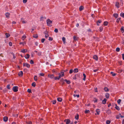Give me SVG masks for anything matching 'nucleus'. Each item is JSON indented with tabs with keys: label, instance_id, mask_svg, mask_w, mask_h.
<instances>
[{
	"label": "nucleus",
	"instance_id": "nucleus-17",
	"mask_svg": "<svg viewBox=\"0 0 124 124\" xmlns=\"http://www.w3.org/2000/svg\"><path fill=\"white\" fill-rule=\"evenodd\" d=\"M24 56L25 58L26 59H28L30 55L29 54H26Z\"/></svg>",
	"mask_w": 124,
	"mask_h": 124
},
{
	"label": "nucleus",
	"instance_id": "nucleus-11",
	"mask_svg": "<svg viewBox=\"0 0 124 124\" xmlns=\"http://www.w3.org/2000/svg\"><path fill=\"white\" fill-rule=\"evenodd\" d=\"M113 16L116 18H117L118 17V14H117L115 13L113 14Z\"/></svg>",
	"mask_w": 124,
	"mask_h": 124
},
{
	"label": "nucleus",
	"instance_id": "nucleus-53",
	"mask_svg": "<svg viewBox=\"0 0 124 124\" xmlns=\"http://www.w3.org/2000/svg\"><path fill=\"white\" fill-rule=\"evenodd\" d=\"M54 31L56 32L57 33L58 32V30L57 29L55 28L54 30Z\"/></svg>",
	"mask_w": 124,
	"mask_h": 124
},
{
	"label": "nucleus",
	"instance_id": "nucleus-28",
	"mask_svg": "<svg viewBox=\"0 0 124 124\" xmlns=\"http://www.w3.org/2000/svg\"><path fill=\"white\" fill-rule=\"evenodd\" d=\"M116 106L115 107V108H116V109L117 110H119L120 109V108H119V107L117 106V104H116Z\"/></svg>",
	"mask_w": 124,
	"mask_h": 124
},
{
	"label": "nucleus",
	"instance_id": "nucleus-41",
	"mask_svg": "<svg viewBox=\"0 0 124 124\" xmlns=\"http://www.w3.org/2000/svg\"><path fill=\"white\" fill-rule=\"evenodd\" d=\"M42 52H38V55L39 56H40L42 54Z\"/></svg>",
	"mask_w": 124,
	"mask_h": 124
},
{
	"label": "nucleus",
	"instance_id": "nucleus-34",
	"mask_svg": "<svg viewBox=\"0 0 124 124\" xmlns=\"http://www.w3.org/2000/svg\"><path fill=\"white\" fill-rule=\"evenodd\" d=\"M21 21H22V23H26V22H25L24 20L23 19V18H21Z\"/></svg>",
	"mask_w": 124,
	"mask_h": 124
},
{
	"label": "nucleus",
	"instance_id": "nucleus-38",
	"mask_svg": "<svg viewBox=\"0 0 124 124\" xmlns=\"http://www.w3.org/2000/svg\"><path fill=\"white\" fill-rule=\"evenodd\" d=\"M36 83L35 82L33 83L32 84V86L34 87H35L36 86Z\"/></svg>",
	"mask_w": 124,
	"mask_h": 124
},
{
	"label": "nucleus",
	"instance_id": "nucleus-25",
	"mask_svg": "<svg viewBox=\"0 0 124 124\" xmlns=\"http://www.w3.org/2000/svg\"><path fill=\"white\" fill-rule=\"evenodd\" d=\"M78 72V70L77 68H75V69L74 70L73 72L74 73H77Z\"/></svg>",
	"mask_w": 124,
	"mask_h": 124
},
{
	"label": "nucleus",
	"instance_id": "nucleus-56",
	"mask_svg": "<svg viewBox=\"0 0 124 124\" xmlns=\"http://www.w3.org/2000/svg\"><path fill=\"white\" fill-rule=\"evenodd\" d=\"M73 96L74 97L77 96L78 98L79 97V95H76V94H74Z\"/></svg>",
	"mask_w": 124,
	"mask_h": 124
},
{
	"label": "nucleus",
	"instance_id": "nucleus-14",
	"mask_svg": "<svg viewBox=\"0 0 124 124\" xmlns=\"http://www.w3.org/2000/svg\"><path fill=\"white\" fill-rule=\"evenodd\" d=\"M111 113V111L109 109H108L106 112V113L108 114H110Z\"/></svg>",
	"mask_w": 124,
	"mask_h": 124
},
{
	"label": "nucleus",
	"instance_id": "nucleus-7",
	"mask_svg": "<svg viewBox=\"0 0 124 124\" xmlns=\"http://www.w3.org/2000/svg\"><path fill=\"white\" fill-rule=\"evenodd\" d=\"M18 75L19 76H22L23 75V72L22 71H20L18 73Z\"/></svg>",
	"mask_w": 124,
	"mask_h": 124
},
{
	"label": "nucleus",
	"instance_id": "nucleus-26",
	"mask_svg": "<svg viewBox=\"0 0 124 124\" xmlns=\"http://www.w3.org/2000/svg\"><path fill=\"white\" fill-rule=\"evenodd\" d=\"M96 111L98 115L99 114V112H100L99 109H97L96 110Z\"/></svg>",
	"mask_w": 124,
	"mask_h": 124
},
{
	"label": "nucleus",
	"instance_id": "nucleus-50",
	"mask_svg": "<svg viewBox=\"0 0 124 124\" xmlns=\"http://www.w3.org/2000/svg\"><path fill=\"white\" fill-rule=\"evenodd\" d=\"M121 99H118L117 101V103L118 104H119L120 103V102H121Z\"/></svg>",
	"mask_w": 124,
	"mask_h": 124
},
{
	"label": "nucleus",
	"instance_id": "nucleus-55",
	"mask_svg": "<svg viewBox=\"0 0 124 124\" xmlns=\"http://www.w3.org/2000/svg\"><path fill=\"white\" fill-rule=\"evenodd\" d=\"M73 72V70L72 69H71L69 71V73L70 74H71Z\"/></svg>",
	"mask_w": 124,
	"mask_h": 124
},
{
	"label": "nucleus",
	"instance_id": "nucleus-42",
	"mask_svg": "<svg viewBox=\"0 0 124 124\" xmlns=\"http://www.w3.org/2000/svg\"><path fill=\"white\" fill-rule=\"evenodd\" d=\"M120 49L119 47H117L116 49V51L117 52H118L120 51Z\"/></svg>",
	"mask_w": 124,
	"mask_h": 124
},
{
	"label": "nucleus",
	"instance_id": "nucleus-35",
	"mask_svg": "<svg viewBox=\"0 0 124 124\" xmlns=\"http://www.w3.org/2000/svg\"><path fill=\"white\" fill-rule=\"evenodd\" d=\"M33 37L34 38H37L38 37V35L37 34H34V35L33 36Z\"/></svg>",
	"mask_w": 124,
	"mask_h": 124
},
{
	"label": "nucleus",
	"instance_id": "nucleus-44",
	"mask_svg": "<svg viewBox=\"0 0 124 124\" xmlns=\"http://www.w3.org/2000/svg\"><path fill=\"white\" fill-rule=\"evenodd\" d=\"M120 16L124 18V13H122L120 14Z\"/></svg>",
	"mask_w": 124,
	"mask_h": 124
},
{
	"label": "nucleus",
	"instance_id": "nucleus-40",
	"mask_svg": "<svg viewBox=\"0 0 124 124\" xmlns=\"http://www.w3.org/2000/svg\"><path fill=\"white\" fill-rule=\"evenodd\" d=\"M90 112V110H85V114H87V113H89Z\"/></svg>",
	"mask_w": 124,
	"mask_h": 124
},
{
	"label": "nucleus",
	"instance_id": "nucleus-1",
	"mask_svg": "<svg viewBox=\"0 0 124 124\" xmlns=\"http://www.w3.org/2000/svg\"><path fill=\"white\" fill-rule=\"evenodd\" d=\"M46 22L48 26L51 27L52 26L51 24L52 23V21L50 20V19H48L46 21Z\"/></svg>",
	"mask_w": 124,
	"mask_h": 124
},
{
	"label": "nucleus",
	"instance_id": "nucleus-36",
	"mask_svg": "<svg viewBox=\"0 0 124 124\" xmlns=\"http://www.w3.org/2000/svg\"><path fill=\"white\" fill-rule=\"evenodd\" d=\"M121 19V18H117L116 20V22L117 23H118L119 22V21Z\"/></svg>",
	"mask_w": 124,
	"mask_h": 124
},
{
	"label": "nucleus",
	"instance_id": "nucleus-46",
	"mask_svg": "<svg viewBox=\"0 0 124 124\" xmlns=\"http://www.w3.org/2000/svg\"><path fill=\"white\" fill-rule=\"evenodd\" d=\"M48 40L49 41H52L53 40V38H52L51 37H49Z\"/></svg>",
	"mask_w": 124,
	"mask_h": 124
},
{
	"label": "nucleus",
	"instance_id": "nucleus-62",
	"mask_svg": "<svg viewBox=\"0 0 124 124\" xmlns=\"http://www.w3.org/2000/svg\"><path fill=\"white\" fill-rule=\"evenodd\" d=\"M98 70V69H95V70H93V72H97V71Z\"/></svg>",
	"mask_w": 124,
	"mask_h": 124
},
{
	"label": "nucleus",
	"instance_id": "nucleus-63",
	"mask_svg": "<svg viewBox=\"0 0 124 124\" xmlns=\"http://www.w3.org/2000/svg\"><path fill=\"white\" fill-rule=\"evenodd\" d=\"M122 57L123 59L124 60V54H122Z\"/></svg>",
	"mask_w": 124,
	"mask_h": 124
},
{
	"label": "nucleus",
	"instance_id": "nucleus-29",
	"mask_svg": "<svg viewBox=\"0 0 124 124\" xmlns=\"http://www.w3.org/2000/svg\"><path fill=\"white\" fill-rule=\"evenodd\" d=\"M83 75L84 77V78H83V80L85 81V80L86 77V75L84 73L83 74Z\"/></svg>",
	"mask_w": 124,
	"mask_h": 124
},
{
	"label": "nucleus",
	"instance_id": "nucleus-51",
	"mask_svg": "<svg viewBox=\"0 0 124 124\" xmlns=\"http://www.w3.org/2000/svg\"><path fill=\"white\" fill-rule=\"evenodd\" d=\"M7 88L8 89H10V85H7Z\"/></svg>",
	"mask_w": 124,
	"mask_h": 124
},
{
	"label": "nucleus",
	"instance_id": "nucleus-60",
	"mask_svg": "<svg viewBox=\"0 0 124 124\" xmlns=\"http://www.w3.org/2000/svg\"><path fill=\"white\" fill-rule=\"evenodd\" d=\"M9 45L10 46H12V43L11 42H10L9 43Z\"/></svg>",
	"mask_w": 124,
	"mask_h": 124
},
{
	"label": "nucleus",
	"instance_id": "nucleus-24",
	"mask_svg": "<svg viewBox=\"0 0 124 124\" xmlns=\"http://www.w3.org/2000/svg\"><path fill=\"white\" fill-rule=\"evenodd\" d=\"M108 22L107 21H105L103 23V25L105 26H107L108 24Z\"/></svg>",
	"mask_w": 124,
	"mask_h": 124
},
{
	"label": "nucleus",
	"instance_id": "nucleus-6",
	"mask_svg": "<svg viewBox=\"0 0 124 124\" xmlns=\"http://www.w3.org/2000/svg\"><path fill=\"white\" fill-rule=\"evenodd\" d=\"M61 74L59 73V75H60V76L62 77L64 76V72L62 71H61Z\"/></svg>",
	"mask_w": 124,
	"mask_h": 124
},
{
	"label": "nucleus",
	"instance_id": "nucleus-15",
	"mask_svg": "<svg viewBox=\"0 0 124 124\" xmlns=\"http://www.w3.org/2000/svg\"><path fill=\"white\" fill-rule=\"evenodd\" d=\"M104 90L106 92H108L109 90V89L107 87H105L104 88Z\"/></svg>",
	"mask_w": 124,
	"mask_h": 124
},
{
	"label": "nucleus",
	"instance_id": "nucleus-31",
	"mask_svg": "<svg viewBox=\"0 0 124 124\" xmlns=\"http://www.w3.org/2000/svg\"><path fill=\"white\" fill-rule=\"evenodd\" d=\"M27 49H24L23 50H22L21 52L23 53H25L27 52Z\"/></svg>",
	"mask_w": 124,
	"mask_h": 124
},
{
	"label": "nucleus",
	"instance_id": "nucleus-49",
	"mask_svg": "<svg viewBox=\"0 0 124 124\" xmlns=\"http://www.w3.org/2000/svg\"><path fill=\"white\" fill-rule=\"evenodd\" d=\"M45 39L43 38L41 40V42L42 43H43L44 41H45Z\"/></svg>",
	"mask_w": 124,
	"mask_h": 124
},
{
	"label": "nucleus",
	"instance_id": "nucleus-18",
	"mask_svg": "<svg viewBox=\"0 0 124 124\" xmlns=\"http://www.w3.org/2000/svg\"><path fill=\"white\" fill-rule=\"evenodd\" d=\"M10 15V14L9 13H7L5 14V15L6 17L9 18V16Z\"/></svg>",
	"mask_w": 124,
	"mask_h": 124
},
{
	"label": "nucleus",
	"instance_id": "nucleus-37",
	"mask_svg": "<svg viewBox=\"0 0 124 124\" xmlns=\"http://www.w3.org/2000/svg\"><path fill=\"white\" fill-rule=\"evenodd\" d=\"M100 31L101 32L103 30V28L102 26H101L99 28Z\"/></svg>",
	"mask_w": 124,
	"mask_h": 124
},
{
	"label": "nucleus",
	"instance_id": "nucleus-32",
	"mask_svg": "<svg viewBox=\"0 0 124 124\" xmlns=\"http://www.w3.org/2000/svg\"><path fill=\"white\" fill-rule=\"evenodd\" d=\"M37 76H35L34 77V79L35 81H37Z\"/></svg>",
	"mask_w": 124,
	"mask_h": 124
},
{
	"label": "nucleus",
	"instance_id": "nucleus-30",
	"mask_svg": "<svg viewBox=\"0 0 124 124\" xmlns=\"http://www.w3.org/2000/svg\"><path fill=\"white\" fill-rule=\"evenodd\" d=\"M101 20H98L97 22V24L99 26V25L98 23H101Z\"/></svg>",
	"mask_w": 124,
	"mask_h": 124
},
{
	"label": "nucleus",
	"instance_id": "nucleus-9",
	"mask_svg": "<svg viewBox=\"0 0 124 124\" xmlns=\"http://www.w3.org/2000/svg\"><path fill=\"white\" fill-rule=\"evenodd\" d=\"M3 120L5 122H7L8 121V118L7 116H4L3 118Z\"/></svg>",
	"mask_w": 124,
	"mask_h": 124
},
{
	"label": "nucleus",
	"instance_id": "nucleus-52",
	"mask_svg": "<svg viewBox=\"0 0 124 124\" xmlns=\"http://www.w3.org/2000/svg\"><path fill=\"white\" fill-rule=\"evenodd\" d=\"M30 63L31 64H34V62H33V61L32 60H31V61H30Z\"/></svg>",
	"mask_w": 124,
	"mask_h": 124
},
{
	"label": "nucleus",
	"instance_id": "nucleus-3",
	"mask_svg": "<svg viewBox=\"0 0 124 124\" xmlns=\"http://www.w3.org/2000/svg\"><path fill=\"white\" fill-rule=\"evenodd\" d=\"M64 122H66V124H69L71 122L70 120L68 119H65L64 120Z\"/></svg>",
	"mask_w": 124,
	"mask_h": 124
},
{
	"label": "nucleus",
	"instance_id": "nucleus-48",
	"mask_svg": "<svg viewBox=\"0 0 124 124\" xmlns=\"http://www.w3.org/2000/svg\"><path fill=\"white\" fill-rule=\"evenodd\" d=\"M62 40L63 42L64 43L65 42V38L64 37H63L62 38Z\"/></svg>",
	"mask_w": 124,
	"mask_h": 124
},
{
	"label": "nucleus",
	"instance_id": "nucleus-39",
	"mask_svg": "<svg viewBox=\"0 0 124 124\" xmlns=\"http://www.w3.org/2000/svg\"><path fill=\"white\" fill-rule=\"evenodd\" d=\"M111 122L110 121V120H107L106 121V123L107 124H109Z\"/></svg>",
	"mask_w": 124,
	"mask_h": 124
},
{
	"label": "nucleus",
	"instance_id": "nucleus-22",
	"mask_svg": "<svg viewBox=\"0 0 124 124\" xmlns=\"http://www.w3.org/2000/svg\"><path fill=\"white\" fill-rule=\"evenodd\" d=\"M5 35L6 36V38H8L10 36V35L9 34L7 33H5Z\"/></svg>",
	"mask_w": 124,
	"mask_h": 124
},
{
	"label": "nucleus",
	"instance_id": "nucleus-58",
	"mask_svg": "<svg viewBox=\"0 0 124 124\" xmlns=\"http://www.w3.org/2000/svg\"><path fill=\"white\" fill-rule=\"evenodd\" d=\"M54 79L55 80H56L57 79L59 80V78H58V77H54Z\"/></svg>",
	"mask_w": 124,
	"mask_h": 124
},
{
	"label": "nucleus",
	"instance_id": "nucleus-47",
	"mask_svg": "<svg viewBox=\"0 0 124 124\" xmlns=\"http://www.w3.org/2000/svg\"><path fill=\"white\" fill-rule=\"evenodd\" d=\"M73 39L74 40V41L77 40V39L75 36H73Z\"/></svg>",
	"mask_w": 124,
	"mask_h": 124
},
{
	"label": "nucleus",
	"instance_id": "nucleus-21",
	"mask_svg": "<svg viewBox=\"0 0 124 124\" xmlns=\"http://www.w3.org/2000/svg\"><path fill=\"white\" fill-rule=\"evenodd\" d=\"M79 117V115L77 114L75 116V118L76 120H78V119Z\"/></svg>",
	"mask_w": 124,
	"mask_h": 124
},
{
	"label": "nucleus",
	"instance_id": "nucleus-45",
	"mask_svg": "<svg viewBox=\"0 0 124 124\" xmlns=\"http://www.w3.org/2000/svg\"><path fill=\"white\" fill-rule=\"evenodd\" d=\"M26 38V37L25 36H23L22 38V39L23 40H24V39Z\"/></svg>",
	"mask_w": 124,
	"mask_h": 124
},
{
	"label": "nucleus",
	"instance_id": "nucleus-10",
	"mask_svg": "<svg viewBox=\"0 0 124 124\" xmlns=\"http://www.w3.org/2000/svg\"><path fill=\"white\" fill-rule=\"evenodd\" d=\"M64 81L66 82V83L68 84H70L71 83V82L70 80H68L67 79H65L64 80Z\"/></svg>",
	"mask_w": 124,
	"mask_h": 124
},
{
	"label": "nucleus",
	"instance_id": "nucleus-2",
	"mask_svg": "<svg viewBox=\"0 0 124 124\" xmlns=\"http://www.w3.org/2000/svg\"><path fill=\"white\" fill-rule=\"evenodd\" d=\"M18 87L17 86H14L13 87L12 90L15 92H16L18 91Z\"/></svg>",
	"mask_w": 124,
	"mask_h": 124
},
{
	"label": "nucleus",
	"instance_id": "nucleus-16",
	"mask_svg": "<svg viewBox=\"0 0 124 124\" xmlns=\"http://www.w3.org/2000/svg\"><path fill=\"white\" fill-rule=\"evenodd\" d=\"M120 30L121 31V32L122 33H123L124 32V27L123 26L121 27V29Z\"/></svg>",
	"mask_w": 124,
	"mask_h": 124
},
{
	"label": "nucleus",
	"instance_id": "nucleus-13",
	"mask_svg": "<svg viewBox=\"0 0 124 124\" xmlns=\"http://www.w3.org/2000/svg\"><path fill=\"white\" fill-rule=\"evenodd\" d=\"M106 101L107 100L106 99H104L102 101V103L103 104H105L106 103Z\"/></svg>",
	"mask_w": 124,
	"mask_h": 124
},
{
	"label": "nucleus",
	"instance_id": "nucleus-54",
	"mask_svg": "<svg viewBox=\"0 0 124 124\" xmlns=\"http://www.w3.org/2000/svg\"><path fill=\"white\" fill-rule=\"evenodd\" d=\"M14 117H17L18 116V114H15L13 115Z\"/></svg>",
	"mask_w": 124,
	"mask_h": 124
},
{
	"label": "nucleus",
	"instance_id": "nucleus-61",
	"mask_svg": "<svg viewBox=\"0 0 124 124\" xmlns=\"http://www.w3.org/2000/svg\"><path fill=\"white\" fill-rule=\"evenodd\" d=\"M23 3H25L27 2V0H23Z\"/></svg>",
	"mask_w": 124,
	"mask_h": 124
},
{
	"label": "nucleus",
	"instance_id": "nucleus-12",
	"mask_svg": "<svg viewBox=\"0 0 124 124\" xmlns=\"http://www.w3.org/2000/svg\"><path fill=\"white\" fill-rule=\"evenodd\" d=\"M48 77L51 78H54V75L53 74L49 75H48Z\"/></svg>",
	"mask_w": 124,
	"mask_h": 124
},
{
	"label": "nucleus",
	"instance_id": "nucleus-23",
	"mask_svg": "<svg viewBox=\"0 0 124 124\" xmlns=\"http://www.w3.org/2000/svg\"><path fill=\"white\" fill-rule=\"evenodd\" d=\"M109 93H107L105 94V96L107 98H109Z\"/></svg>",
	"mask_w": 124,
	"mask_h": 124
},
{
	"label": "nucleus",
	"instance_id": "nucleus-8",
	"mask_svg": "<svg viewBox=\"0 0 124 124\" xmlns=\"http://www.w3.org/2000/svg\"><path fill=\"white\" fill-rule=\"evenodd\" d=\"M93 58L96 61H97L98 60V57L97 55H95L93 56Z\"/></svg>",
	"mask_w": 124,
	"mask_h": 124
},
{
	"label": "nucleus",
	"instance_id": "nucleus-43",
	"mask_svg": "<svg viewBox=\"0 0 124 124\" xmlns=\"http://www.w3.org/2000/svg\"><path fill=\"white\" fill-rule=\"evenodd\" d=\"M27 92L29 93H32L31 91V90L30 89H28L27 90Z\"/></svg>",
	"mask_w": 124,
	"mask_h": 124
},
{
	"label": "nucleus",
	"instance_id": "nucleus-57",
	"mask_svg": "<svg viewBox=\"0 0 124 124\" xmlns=\"http://www.w3.org/2000/svg\"><path fill=\"white\" fill-rule=\"evenodd\" d=\"M53 102V104H55L56 102V100H54L52 101Z\"/></svg>",
	"mask_w": 124,
	"mask_h": 124
},
{
	"label": "nucleus",
	"instance_id": "nucleus-27",
	"mask_svg": "<svg viewBox=\"0 0 124 124\" xmlns=\"http://www.w3.org/2000/svg\"><path fill=\"white\" fill-rule=\"evenodd\" d=\"M119 3L118 2H116V3L115 6L116 7L118 8H119Z\"/></svg>",
	"mask_w": 124,
	"mask_h": 124
},
{
	"label": "nucleus",
	"instance_id": "nucleus-20",
	"mask_svg": "<svg viewBox=\"0 0 124 124\" xmlns=\"http://www.w3.org/2000/svg\"><path fill=\"white\" fill-rule=\"evenodd\" d=\"M79 10L80 11H82L84 9V7L83 6H81L79 8Z\"/></svg>",
	"mask_w": 124,
	"mask_h": 124
},
{
	"label": "nucleus",
	"instance_id": "nucleus-64",
	"mask_svg": "<svg viewBox=\"0 0 124 124\" xmlns=\"http://www.w3.org/2000/svg\"><path fill=\"white\" fill-rule=\"evenodd\" d=\"M11 124H16V122H14L12 123Z\"/></svg>",
	"mask_w": 124,
	"mask_h": 124
},
{
	"label": "nucleus",
	"instance_id": "nucleus-59",
	"mask_svg": "<svg viewBox=\"0 0 124 124\" xmlns=\"http://www.w3.org/2000/svg\"><path fill=\"white\" fill-rule=\"evenodd\" d=\"M39 75L41 76H44V74L42 73H40Z\"/></svg>",
	"mask_w": 124,
	"mask_h": 124
},
{
	"label": "nucleus",
	"instance_id": "nucleus-5",
	"mask_svg": "<svg viewBox=\"0 0 124 124\" xmlns=\"http://www.w3.org/2000/svg\"><path fill=\"white\" fill-rule=\"evenodd\" d=\"M23 66H26L27 68H29L30 67V65L26 63H24L23 64Z\"/></svg>",
	"mask_w": 124,
	"mask_h": 124
},
{
	"label": "nucleus",
	"instance_id": "nucleus-4",
	"mask_svg": "<svg viewBox=\"0 0 124 124\" xmlns=\"http://www.w3.org/2000/svg\"><path fill=\"white\" fill-rule=\"evenodd\" d=\"M44 34L45 35V37L46 38H47L49 36L48 32L46 31L45 32H44Z\"/></svg>",
	"mask_w": 124,
	"mask_h": 124
},
{
	"label": "nucleus",
	"instance_id": "nucleus-19",
	"mask_svg": "<svg viewBox=\"0 0 124 124\" xmlns=\"http://www.w3.org/2000/svg\"><path fill=\"white\" fill-rule=\"evenodd\" d=\"M57 100L58 101L61 102L62 101V99L61 98L58 97L57 98Z\"/></svg>",
	"mask_w": 124,
	"mask_h": 124
},
{
	"label": "nucleus",
	"instance_id": "nucleus-33",
	"mask_svg": "<svg viewBox=\"0 0 124 124\" xmlns=\"http://www.w3.org/2000/svg\"><path fill=\"white\" fill-rule=\"evenodd\" d=\"M110 73L112 75V76H114L116 75V73H114L113 72H110Z\"/></svg>",
	"mask_w": 124,
	"mask_h": 124
}]
</instances>
